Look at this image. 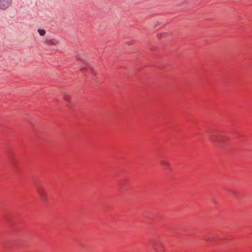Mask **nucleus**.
<instances>
[{
    "instance_id": "423d86ee",
    "label": "nucleus",
    "mask_w": 252,
    "mask_h": 252,
    "mask_svg": "<svg viewBox=\"0 0 252 252\" xmlns=\"http://www.w3.org/2000/svg\"><path fill=\"white\" fill-rule=\"evenodd\" d=\"M37 32H38V33L39 34V35L41 36H45V35L46 34V31L45 30H43V29H38L37 30Z\"/></svg>"
},
{
    "instance_id": "20e7f679",
    "label": "nucleus",
    "mask_w": 252,
    "mask_h": 252,
    "mask_svg": "<svg viewBox=\"0 0 252 252\" xmlns=\"http://www.w3.org/2000/svg\"><path fill=\"white\" fill-rule=\"evenodd\" d=\"M43 43L48 45H56L59 43L57 38H46L43 40Z\"/></svg>"
},
{
    "instance_id": "7ed1b4c3",
    "label": "nucleus",
    "mask_w": 252,
    "mask_h": 252,
    "mask_svg": "<svg viewBox=\"0 0 252 252\" xmlns=\"http://www.w3.org/2000/svg\"><path fill=\"white\" fill-rule=\"evenodd\" d=\"M12 0H0V9H6L11 4Z\"/></svg>"
},
{
    "instance_id": "0eeeda50",
    "label": "nucleus",
    "mask_w": 252,
    "mask_h": 252,
    "mask_svg": "<svg viewBox=\"0 0 252 252\" xmlns=\"http://www.w3.org/2000/svg\"><path fill=\"white\" fill-rule=\"evenodd\" d=\"M161 164L165 168H167L169 165V163L168 162L164 161H161Z\"/></svg>"
},
{
    "instance_id": "f03ea898",
    "label": "nucleus",
    "mask_w": 252,
    "mask_h": 252,
    "mask_svg": "<svg viewBox=\"0 0 252 252\" xmlns=\"http://www.w3.org/2000/svg\"><path fill=\"white\" fill-rule=\"evenodd\" d=\"M40 199L43 201L45 202L48 199V195L44 192V190L42 188H39L37 190Z\"/></svg>"
},
{
    "instance_id": "f257e3e1",
    "label": "nucleus",
    "mask_w": 252,
    "mask_h": 252,
    "mask_svg": "<svg viewBox=\"0 0 252 252\" xmlns=\"http://www.w3.org/2000/svg\"><path fill=\"white\" fill-rule=\"evenodd\" d=\"M153 250L156 252H162L164 251V246L161 241L155 242L153 245Z\"/></svg>"
},
{
    "instance_id": "6e6552de",
    "label": "nucleus",
    "mask_w": 252,
    "mask_h": 252,
    "mask_svg": "<svg viewBox=\"0 0 252 252\" xmlns=\"http://www.w3.org/2000/svg\"><path fill=\"white\" fill-rule=\"evenodd\" d=\"M85 68L84 67H80V69L82 70H83Z\"/></svg>"
},
{
    "instance_id": "39448f33",
    "label": "nucleus",
    "mask_w": 252,
    "mask_h": 252,
    "mask_svg": "<svg viewBox=\"0 0 252 252\" xmlns=\"http://www.w3.org/2000/svg\"><path fill=\"white\" fill-rule=\"evenodd\" d=\"M63 99L67 102H69L71 100V96L68 94H64L63 95Z\"/></svg>"
}]
</instances>
